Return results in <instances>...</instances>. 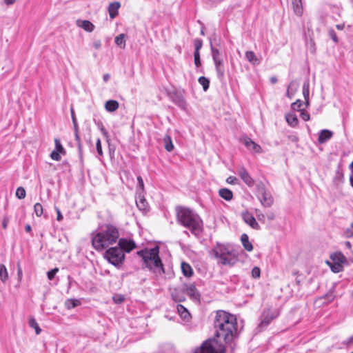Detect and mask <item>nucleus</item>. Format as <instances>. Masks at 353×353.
<instances>
[{"instance_id": "nucleus-1", "label": "nucleus", "mask_w": 353, "mask_h": 353, "mask_svg": "<svg viewBox=\"0 0 353 353\" xmlns=\"http://www.w3.org/2000/svg\"><path fill=\"white\" fill-rule=\"evenodd\" d=\"M236 325L234 315L223 310L217 311L214 321L217 339L206 340L200 347L195 350L194 353H225V347L221 341L223 340L225 343L232 342L236 334Z\"/></svg>"}, {"instance_id": "nucleus-2", "label": "nucleus", "mask_w": 353, "mask_h": 353, "mask_svg": "<svg viewBox=\"0 0 353 353\" xmlns=\"http://www.w3.org/2000/svg\"><path fill=\"white\" fill-rule=\"evenodd\" d=\"M92 244L97 250H101L117 242L119 239L118 229L112 225L103 226L99 232H93Z\"/></svg>"}, {"instance_id": "nucleus-3", "label": "nucleus", "mask_w": 353, "mask_h": 353, "mask_svg": "<svg viewBox=\"0 0 353 353\" xmlns=\"http://www.w3.org/2000/svg\"><path fill=\"white\" fill-rule=\"evenodd\" d=\"M177 219L184 227L188 228L195 236H199L203 231V221L199 216L186 208H177Z\"/></svg>"}, {"instance_id": "nucleus-4", "label": "nucleus", "mask_w": 353, "mask_h": 353, "mask_svg": "<svg viewBox=\"0 0 353 353\" xmlns=\"http://www.w3.org/2000/svg\"><path fill=\"white\" fill-rule=\"evenodd\" d=\"M137 254L142 258L145 267L157 276H161L165 273L163 265L159 256V248L158 246L139 250Z\"/></svg>"}, {"instance_id": "nucleus-5", "label": "nucleus", "mask_w": 353, "mask_h": 353, "mask_svg": "<svg viewBox=\"0 0 353 353\" xmlns=\"http://www.w3.org/2000/svg\"><path fill=\"white\" fill-rule=\"evenodd\" d=\"M212 253L223 265L232 266L237 261L238 254L229 245L217 243L212 249Z\"/></svg>"}, {"instance_id": "nucleus-6", "label": "nucleus", "mask_w": 353, "mask_h": 353, "mask_svg": "<svg viewBox=\"0 0 353 353\" xmlns=\"http://www.w3.org/2000/svg\"><path fill=\"white\" fill-rule=\"evenodd\" d=\"M105 258L113 265L119 266L124 261L125 254L122 252V249L114 247L106 250Z\"/></svg>"}, {"instance_id": "nucleus-7", "label": "nucleus", "mask_w": 353, "mask_h": 353, "mask_svg": "<svg viewBox=\"0 0 353 353\" xmlns=\"http://www.w3.org/2000/svg\"><path fill=\"white\" fill-rule=\"evenodd\" d=\"M243 221L248 224L250 227L254 230H260V225L256 222L254 216L250 213L248 210H245L241 214Z\"/></svg>"}, {"instance_id": "nucleus-8", "label": "nucleus", "mask_w": 353, "mask_h": 353, "mask_svg": "<svg viewBox=\"0 0 353 353\" xmlns=\"http://www.w3.org/2000/svg\"><path fill=\"white\" fill-rule=\"evenodd\" d=\"M276 316H277V313L276 312L272 311L271 310H269V309L264 310L263 315H262V320H261L259 325L261 327H266Z\"/></svg>"}, {"instance_id": "nucleus-9", "label": "nucleus", "mask_w": 353, "mask_h": 353, "mask_svg": "<svg viewBox=\"0 0 353 353\" xmlns=\"http://www.w3.org/2000/svg\"><path fill=\"white\" fill-rule=\"evenodd\" d=\"M118 248L122 249V252H130L132 251L135 247V243L133 240L127 239H120L118 243Z\"/></svg>"}, {"instance_id": "nucleus-10", "label": "nucleus", "mask_w": 353, "mask_h": 353, "mask_svg": "<svg viewBox=\"0 0 353 353\" xmlns=\"http://www.w3.org/2000/svg\"><path fill=\"white\" fill-rule=\"evenodd\" d=\"M184 294H187L188 296L194 301H199L200 293L194 284L185 285L183 287Z\"/></svg>"}, {"instance_id": "nucleus-11", "label": "nucleus", "mask_w": 353, "mask_h": 353, "mask_svg": "<svg viewBox=\"0 0 353 353\" xmlns=\"http://www.w3.org/2000/svg\"><path fill=\"white\" fill-rule=\"evenodd\" d=\"M238 174L248 187L254 186V181L245 169V168H240L238 170Z\"/></svg>"}, {"instance_id": "nucleus-12", "label": "nucleus", "mask_w": 353, "mask_h": 353, "mask_svg": "<svg viewBox=\"0 0 353 353\" xmlns=\"http://www.w3.org/2000/svg\"><path fill=\"white\" fill-rule=\"evenodd\" d=\"M242 142L248 150L257 153L261 152V146L254 141H253L251 139L247 137H244L243 139H242Z\"/></svg>"}, {"instance_id": "nucleus-13", "label": "nucleus", "mask_w": 353, "mask_h": 353, "mask_svg": "<svg viewBox=\"0 0 353 353\" xmlns=\"http://www.w3.org/2000/svg\"><path fill=\"white\" fill-rule=\"evenodd\" d=\"M259 199L262 205L265 208H270L274 203L273 198L268 192L259 196Z\"/></svg>"}, {"instance_id": "nucleus-14", "label": "nucleus", "mask_w": 353, "mask_h": 353, "mask_svg": "<svg viewBox=\"0 0 353 353\" xmlns=\"http://www.w3.org/2000/svg\"><path fill=\"white\" fill-rule=\"evenodd\" d=\"M332 136L333 132L332 131L329 130H322L319 132L318 142L320 144L324 143L329 139H330L332 137Z\"/></svg>"}, {"instance_id": "nucleus-15", "label": "nucleus", "mask_w": 353, "mask_h": 353, "mask_svg": "<svg viewBox=\"0 0 353 353\" xmlns=\"http://www.w3.org/2000/svg\"><path fill=\"white\" fill-rule=\"evenodd\" d=\"M171 295L175 302H183L185 300L183 288L181 290L174 289Z\"/></svg>"}, {"instance_id": "nucleus-16", "label": "nucleus", "mask_w": 353, "mask_h": 353, "mask_svg": "<svg viewBox=\"0 0 353 353\" xmlns=\"http://www.w3.org/2000/svg\"><path fill=\"white\" fill-rule=\"evenodd\" d=\"M121 6V4L118 1L112 2L110 3L108 6V12L110 14V17L111 19H114L118 14V10Z\"/></svg>"}, {"instance_id": "nucleus-17", "label": "nucleus", "mask_w": 353, "mask_h": 353, "mask_svg": "<svg viewBox=\"0 0 353 353\" xmlns=\"http://www.w3.org/2000/svg\"><path fill=\"white\" fill-rule=\"evenodd\" d=\"M294 12L297 16H301L303 12L301 0H292Z\"/></svg>"}, {"instance_id": "nucleus-18", "label": "nucleus", "mask_w": 353, "mask_h": 353, "mask_svg": "<svg viewBox=\"0 0 353 353\" xmlns=\"http://www.w3.org/2000/svg\"><path fill=\"white\" fill-rule=\"evenodd\" d=\"M136 203L140 210L145 211L148 210V203L143 196H141V194H139V196L137 198Z\"/></svg>"}, {"instance_id": "nucleus-19", "label": "nucleus", "mask_w": 353, "mask_h": 353, "mask_svg": "<svg viewBox=\"0 0 353 353\" xmlns=\"http://www.w3.org/2000/svg\"><path fill=\"white\" fill-rule=\"evenodd\" d=\"M219 196L227 201H230L233 198L232 192L228 188H221L219 190Z\"/></svg>"}, {"instance_id": "nucleus-20", "label": "nucleus", "mask_w": 353, "mask_h": 353, "mask_svg": "<svg viewBox=\"0 0 353 353\" xmlns=\"http://www.w3.org/2000/svg\"><path fill=\"white\" fill-rule=\"evenodd\" d=\"M119 103L116 100H108L105 102V108L109 112H113L119 108Z\"/></svg>"}, {"instance_id": "nucleus-21", "label": "nucleus", "mask_w": 353, "mask_h": 353, "mask_svg": "<svg viewBox=\"0 0 353 353\" xmlns=\"http://www.w3.org/2000/svg\"><path fill=\"white\" fill-rule=\"evenodd\" d=\"M241 241L242 245L245 250L248 252H251L253 250L252 244L249 241V238L248 234H243L241 236Z\"/></svg>"}, {"instance_id": "nucleus-22", "label": "nucleus", "mask_w": 353, "mask_h": 353, "mask_svg": "<svg viewBox=\"0 0 353 353\" xmlns=\"http://www.w3.org/2000/svg\"><path fill=\"white\" fill-rule=\"evenodd\" d=\"M245 57L247 60L254 65H259L260 63L259 59L253 51H247L245 52Z\"/></svg>"}, {"instance_id": "nucleus-23", "label": "nucleus", "mask_w": 353, "mask_h": 353, "mask_svg": "<svg viewBox=\"0 0 353 353\" xmlns=\"http://www.w3.org/2000/svg\"><path fill=\"white\" fill-rule=\"evenodd\" d=\"M78 25L83 30L89 32H92L94 29V26L90 21L88 20H83L80 22H78Z\"/></svg>"}, {"instance_id": "nucleus-24", "label": "nucleus", "mask_w": 353, "mask_h": 353, "mask_svg": "<svg viewBox=\"0 0 353 353\" xmlns=\"http://www.w3.org/2000/svg\"><path fill=\"white\" fill-rule=\"evenodd\" d=\"M181 266L182 272L185 276L190 277L193 274L192 268L188 263L182 262Z\"/></svg>"}, {"instance_id": "nucleus-25", "label": "nucleus", "mask_w": 353, "mask_h": 353, "mask_svg": "<svg viewBox=\"0 0 353 353\" xmlns=\"http://www.w3.org/2000/svg\"><path fill=\"white\" fill-rule=\"evenodd\" d=\"M214 65H215V68H216V70L218 76L219 77H223L224 68H223V59L214 60Z\"/></svg>"}, {"instance_id": "nucleus-26", "label": "nucleus", "mask_w": 353, "mask_h": 353, "mask_svg": "<svg viewBox=\"0 0 353 353\" xmlns=\"http://www.w3.org/2000/svg\"><path fill=\"white\" fill-rule=\"evenodd\" d=\"M285 119H286V121L288 122V123L290 125H291L292 127H295L297 125L298 119L295 114H294V113L287 114L285 116Z\"/></svg>"}, {"instance_id": "nucleus-27", "label": "nucleus", "mask_w": 353, "mask_h": 353, "mask_svg": "<svg viewBox=\"0 0 353 353\" xmlns=\"http://www.w3.org/2000/svg\"><path fill=\"white\" fill-rule=\"evenodd\" d=\"M344 180V175L343 172L341 169L339 168L336 170L335 172V176L334 177V183L339 185L341 183H343Z\"/></svg>"}, {"instance_id": "nucleus-28", "label": "nucleus", "mask_w": 353, "mask_h": 353, "mask_svg": "<svg viewBox=\"0 0 353 353\" xmlns=\"http://www.w3.org/2000/svg\"><path fill=\"white\" fill-rule=\"evenodd\" d=\"M81 305V301L75 299H68L65 301V306L70 310Z\"/></svg>"}, {"instance_id": "nucleus-29", "label": "nucleus", "mask_w": 353, "mask_h": 353, "mask_svg": "<svg viewBox=\"0 0 353 353\" xmlns=\"http://www.w3.org/2000/svg\"><path fill=\"white\" fill-rule=\"evenodd\" d=\"M176 308H177V311H178L179 314H180V316H181V318H183L184 319H187L190 317V313L188 312V310L183 305L179 304V305H177Z\"/></svg>"}, {"instance_id": "nucleus-30", "label": "nucleus", "mask_w": 353, "mask_h": 353, "mask_svg": "<svg viewBox=\"0 0 353 353\" xmlns=\"http://www.w3.org/2000/svg\"><path fill=\"white\" fill-rule=\"evenodd\" d=\"M303 94L305 99V105L307 107L309 105V83H304L303 85Z\"/></svg>"}, {"instance_id": "nucleus-31", "label": "nucleus", "mask_w": 353, "mask_h": 353, "mask_svg": "<svg viewBox=\"0 0 353 353\" xmlns=\"http://www.w3.org/2000/svg\"><path fill=\"white\" fill-rule=\"evenodd\" d=\"M115 43L119 46L121 48H125V34H120L115 37L114 39Z\"/></svg>"}, {"instance_id": "nucleus-32", "label": "nucleus", "mask_w": 353, "mask_h": 353, "mask_svg": "<svg viewBox=\"0 0 353 353\" xmlns=\"http://www.w3.org/2000/svg\"><path fill=\"white\" fill-rule=\"evenodd\" d=\"M163 142L165 143V148L167 151L171 152L174 149L171 137L169 135H165L164 137Z\"/></svg>"}, {"instance_id": "nucleus-33", "label": "nucleus", "mask_w": 353, "mask_h": 353, "mask_svg": "<svg viewBox=\"0 0 353 353\" xmlns=\"http://www.w3.org/2000/svg\"><path fill=\"white\" fill-rule=\"evenodd\" d=\"M8 273L7 269L4 265L1 264L0 265V279L3 283H4L8 280Z\"/></svg>"}, {"instance_id": "nucleus-34", "label": "nucleus", "mask_w": 353, "mask_h": 353, "mask_svg": "<svg viewBox=\"0 0 353 353\" xmlns=\"http://www.w3.org/2000/svg\"><path fill=\"white\" fill-rule=\"evenodd\" d=\"M174 102L181 108L185 110L187 107V103L184 98L181 95H177Z\"/></svg>"}, {"instance_id": "nucleus-35", "label": "nucleus", "mask_w": 353, "mask_h": 353, "mask_svg": "<svg viewBox=\"0 0 353 353\" xmlns=\"http://www.w3.org/2000/svg\"><path fill=\"white\" fill-rule=\"evenodd\" d=\"M29 325L35 330V332L37 334H39L41 332V329L39 327V324L37 321L34 318H30L29 319Z\"/></svg>"}, {"instance_id": "nucleus-36", "label": "nucleus", "mask_w": 353, "mask_h": 353, "mask_svg": "<svg viewBox=\"0 0 353 353\" xmlns=\"http://www.w3.org/2000/svg\"><path fill=\"white\" fill-rule=\"evenodd\" d=\"M198 81L202 85L204 91H206L209 88L210 81L206 77H200Z\"/></svg>"}, {"instance_id": "nucleus-37", "label": "nucleus", "mask_w": 353, "mask_h": 353, "mask_svg": "<svg viewBox=\"0 0 353 353\" xmlns=\"http://www.w3.org/2000/svg\"><path fill=\"white\" fill-rule=\"evenodd\" d=\"M210 47L212 50V56L213 61L217 60V59H221V56L219 50L218 49H216L213 47L212 43L210 42Z\"/></svg>"}, {"instance_id": "nucleus-38", "label": "nucleus", "mask_w": 353, "mask_h": 353, "mask_svg": "<svg viewBox=\"0 0 353 353\" xmlns=\"http://www.w3.org/2000/svg\"><path fill=\"white\" fill-rule=\"evenodd\" d=\"M34 212L35 214L40 217L43 213V208L41 203H37L34 205Z\"/></svg>"}, {"instance_id": "nucleus-39", "label": "nucleus", "mask_w": 353, "mask_h": 353, "mask_svg": "<svg viewBox=\"0 0 353 353\" xmlns=\"http://www.w3.org/2000/svg\"><path fill=\"white\" fill-rule=\"evenodd\" d=\"M54 142H55V149H54V150L57 151L60 154H65V150L64 148L63 147V145H61L59 139H55Z\"/></svg>"}, {"instance_id": "nucleus-40", "label": "nucleus", "mask_w": 353, "mask_h": 353, "mask_svg": "<svg viewBox=\"0 0 353 353\" xmlns=\"http://www.w3.org/2000/svg\"><path fill=\"white\" fill-rule=\"evenodd\" d=\"M303 103L302 101L298 99L296 100L295 102H294L292 104V108L294 110H296V111H302L303 110L301 109V107L303 106Z\"/></svg>"}, {"instance_id": "nucleus-41", "label": "nucleus", "mask_w": 353, "mask_h": 353, "mask_svg": "<svg viewBox=\"0 0 353 353\" xmlns=\"http://www.w3.org/2000/svg\"><path fill=\"white\" fill-rule=\"evenodd\" d=\"M16 196L19 199H23L26 197V190L23 187H19L17 189Z\"/></svg>"}, {"instance_id": "nucleus-42", "label": "nucleus", "mask_w": 353, "mask_h": 353, "mask_svg": "<svg viewBox=\"0 0 353 353\" xmlns=\"http://www.w3.org/2000/svg\"><path fill=\"white\" fill-rule=\"evenodd\" d=\"M195 50L194 52H199L200 49L202 48L203 41L200 39H196L194 41Z\"/></svg>"}, {"instance_id": "nucleus-43", "label": "nucleus", "mask_w": 353, "mask_h": 353, "mask_svg": "<svg viewBox=\"0 0 353 353\" xmlns=\"http://www.w3.org/2000/svg\"><path fill=\"white\" fill-rule=\"evenodd\" d=\"M307 48H309L310 51L314 54L316 52V48H315V43L312 39H310L308 42H307Z\"/></svg>"}, {"instance_id": "nucleus-44", "label": "nucleus", "mask_w": 353, "mask_h": 353, "mask_svg": "<svg viewBox=\"0 0 353 353\" xmlns=\"http://www.w3.org/2000/svg\"><path fill=\"white\" fill-rule=\"evenodd\" d=\"M330 268L333 272L337 273V272L342 271L343 266L340 263H336L331 265Z\"/></svg>"}, {"instance_id": "nucleus-45", "label": "nucleus", "mask_w": 353, "mask_h": 353, "mask_svg": "<svg viewBox=\"0 0 353 353\" xmlns=\"http://www.w3.org/2000/svg\"><path fill=\"white\" fill-rule=\"evenodd\" d=\"M261 275V270L258 267H254L252 270V276L254 279H258Z\"/></svg>"}, {"instance_id": "nucleus-46", "label": "nucleus", "mask_w": 353, "mask_h": 353, "mask_svg": "<svg viewBox=\"0 0 353 353\" xmlns=\"http://www.w3.org/2000/svg\"><path fill=\"white\" fill-rule=\"evenodd\" d=\"M58 271H59V268H55L48 271L47 273L48 279L49 280L52 281L54 278V276H55L56 274L58 272Z\"/></svg>"}, {"instance_id": "nucleus-47", "label": "nucleus", "mask_w": 353, "mask_h": 353, "mask_svg": "<svg viewBox=\"0 0 353 353\" xmlns=\"http://www.w3.org/2000/svg\"><path fill=\"white\" fill-rule=\"evenodd\" d=\"M194 64L196 68H199L201 66V63L200 60V53L199 52H194Z\"/></svg>"}, {"instance_id": "nucleus-48", "label": "nucleus", "mask_w": 353, "mask_h": 353, "mask_svg": "<svg viewBox=\"0 0 353 353\" xmlns=\"http://www.w3.org/2000/svg\"><path fill=\"white\" fill-rule=\"evenodd\" d=\"M257 190H258V193H259V196L264 193L268 192V191L266 190L265 186L263 183H260L257 184Z\"/></svg>"}, {"instance_id": "nucleus-49", "label": "nucleus", "mask_w": 353, "mask_h": 353, "mask_svg": "<svg viewBox=\"0 0 353 353\" xmlns=\"http://www.w3.org/2000/svg\"><path fill=\"white\" fill-rule=\"evenodd\" d=\"M96 149H97V152L99 156L102 157L103 153V150H102V146H101L100 139H97V140Z\"/></svg>"}, {"instance_id": "nucleus-50", "label": "nucleus", "mask_w": 353, "mask_h": 353, "mask_svg": "<svg viewBox=\"0 0 353 353\" xmlns=\"http://www.w3.org/2000/svg\"><path fill=\"white\" fill-rule=\"evenodd\" d=\"M328 35L335 43H338V37L336 36L335 31L333 29H330L328 30Z\"/></svg>"}, {"instance_id": "nucleus-51", "label": "nucleus", "mask_w": 353, "mask_h": 353, "mask_svg": "<svg viewBox=\"0 0 353 353\" xmlns=\"http://www.w3.org/2000/svg\"><path fill=\"white\" fill-rule=\"evenodd\" d=\"M255 212H256V216L257 217V219H259V221H261V222H265V216L264 214H263L258 209H256L255 210Z\"/></svg>"}, {"instance_id": "nucleus-52", "label": "nucleus", "mask_w": 353, "mask_h": 353, "mask_svg": "<svg viewBox=\"0 0 353 353\" xmlns=\"http://www.w3.org/2000/svg\"><path fill=\"white\" fill-rule=\"evenodd\" d=\"M50 157L52 159L57 161L61 160L60 153L54 150L51 152Z\"/></svg>"}, {"instance_id": "nucleus-53", "label": "nucleus", "mask_w": 353, "mask_h": 353, "mask_svg": "<svg viewBox=\"0 0 353 353\" xmlns=\"http://www.w3.org/2000/svg\"><path fill=\"white\" fill-rule=\"evenodd\" d=\"M345 236L348 238L353 236V223L345 231Z\"/></svg>"}, {"instance_id": "nucleus-54", "label": "nucleus", "mask_w": 353, "mask_h": 353, "mask_svg": "<svg viewBox=\"0 0 353 353\" xmlns=\"http://www.w3.org/2000/svg\"><path fill=\"white\" fill-rule=\"evenodd\" d=\"M226 182H227L228 183H230V184H234V185H235V184H237V183H238L239 180H238V179H237L236 177L233 176H229V177H228V178H227V179H226Z\"/></svg>"}, {"instance_id": "nucleus-55", "label": "nucleus", "mask_w": 353, "mask_h": 353, "mask_svg": "<svg viewBox=\"0 0 353 353\" xmlns=\"http://www.w3.org/2000/svg\"><path fill=\"white\" fill-rule=\"evenodd\" d=\"M300 117L305 121H309L310 118L309 113L303 110L301 112Z\"/></svg>"}, {"instance_id": "nucleus-56", "label": "nucleus", "mask_w": 353, "mask_h": 353, "mask_svg": "<svg viewBox=\"0 0 353 353\" xmlns=\"http://www.w3.org/2000/svg\"><path fill=\"white\" fill-rule=\"evenodd\" d=\"M101 131L103 137L105 138L106 141L109 143L110 139V136H109L108 131L103 126L101 128Z\"/></svg>"}, {"instance_id": "nucleus-57", "label": "nucleus", "mask_w": 353, "mask_h": 353, "mask_svg": "<svg viewBox=\"0 0 353 353\" xmlns=\"http://www.w3.org/2000/svg\"><path fill=\"white\" fill-rule=\"evenodd\" d=\"M113 300L116 303H121L124 301V297L122 295H117L113 297Z\"/></svg>"}, {"instance_id": "nucleus-58", "label": "nucleus", "mask_w": 353, "mask_h": 353, "mask_svg": "<svg viewBox=\"0 0 353 353\" xmlns=\"http://www.w3.org/2000/svg\"><path fill=\"white\" fill-rule=\"evenodd\" d=\"M335 256L337 257L336 261H338L339 263H343L346 260L345 257L341 254H339L338 256L336 255ZM332 258L333 260H336L335 258H334L332 256Z\"/></svg>"}, {"instance_id": "nucleus-59", "label": "nucleus", "mask_w": 353, "mask_h": 353, "mask_svg": "<svg viewBox=\"0 0 353 353\" xmlns=\"http://www.w3.org/2000/svg\"><path fill=\"white\" fill-rule=\"evenodd\" d=\"M137 181H138V187L142 190L143 191L144 190V183H143V179L141 176H139L137 177Z\"/></svg>"}, {"instance_id": "nucleus-60", "label": "nucleus", "mask_w": 353, "mask_h": 353, "mask_svg": "<svg viewBox=\"0 0 353 353\" xmlns=\"http://www.w3.org/2000/svg\"><path fill=\"white\" fill-rule=\"evenodd\" d=\"M17 275H18V279L20 281L22 279L23 272H22V269L21 268L19 263H18V264H17Z\"/></svg>"}, {"instance_id": "nucleus-61", "label": "nucleus", "mask_w": 353, "mask_h": 353, "mask_svg": "<svg viewBox=\"0 0 353 353\" xmlns=\"http://www.w3.org/2000/svg\"><path fill=\"white\" fill-rule=\"evenodd\" d=\"M349 167L351 170V174L350 175V182L352 187L353 188V161L350 163Z\"/></svg>"}, {"instance_id": "nucleus-62", "label": "nucleus", "mask_w": 353, "mask_h": 353, "mask_svg": "<svg viewBox=\"0 0 353 353\" xmlns=\"http://www.w3.org/2000/svg\"><path fill=\"white\" fill-rule=\"evenodd\" d=\"M77 148H78V150H79V154L80 158L81 159L82 156H83V145H82L81 142L77 143Z\"/></svg>"}, {"instance_id": "nucleus-63", "label": "nucleus", "mask_w": 353, "mask_h": 353, "mask_svg": "<svg viewBox=\"0 0 353 353\" xmlns=\"http://www.w3.org/2000/svg\"><path fill=\"white\" fill-rule=\"evenodd\" d=\"M101 41L99 39L94 41L93 47L95 49L98 50L101 48Z\"/></svg>"}, {"instance_id": "nucleus-64", "label": "nucleus", "mask_w": 353, "mask_h": 353, "mask_svg": "<svg viewBox=\"0 0 353 353\" xmlns=\"http://www.w3.org/2000/svg\"><path fill=\"white\" fill-rule=\"evenodd\" d=\"M343 344L346 345L353 344V336H350L346 341H344Z\"/></svg>"}]
</instances>
